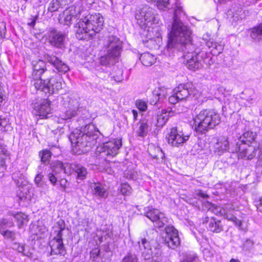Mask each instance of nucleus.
<instances>
[{
	"label": "nucleus",
	"mask_w": 262,
	"mask_h": 262,
	"mask_svg": "<svg viewBox=\"0 0 262 262\" xmlns=\"http://www.w3.org/2000/svg\"><path fill=\"white\" fill-rule=\"evenodd\" d=\"M81 12L79 5H72L67 8V25L74 24L76 36L79 40H89L102 29L104 24L103 16L100 13L89 14L78 23V15Z\"/></svg>",
	"instance_id": "1"
},
{
	"label": "nucleus",
	"mask_w": 262,
	"mask_h": 262,
	"mask_svg": "<svg viewBox=\"0 0 262 262\" xmlns=\"http://www.w3.org/2000/svg\"><path fill=\"white\" fill-rule=\"evenodd\" d=\"M33 72L32 76L35 81L34 85L36 90L49 97L51 94L57 93L62 88L61 79L56 76L49 79H43L42 74L46 71V64L42 60L32 61Z\"/></svg>",
	"instance_id": "2"
},
{
	"label": "nucleus",
	"mask_w": 262,
	"mask_h": 262,
	"mask_svg": "<svg viewBox=\"0 0 262 262\" xmlns=\"http://www.w3.org/2000/svg\"><path fill=\"white\" fill-rule=\"evenodd\" d=\"M168 33L167 48L184 51L186 46L192 47L191 32L181 20L173 19Z\"/></svg>",
	"instance_id": "3"
},
{
	"label": "nucleus",
	"mask_w": 262,
	"mask_h": 262,
	"mask_svg": "<svg viewBox=\"0 0 262 262\" xmlns=\"http://www.w3.org/2000/svg\"><path fill=\"white\" fill-rule=\"evenodd\" d=\"M194 130L201 134L219 125L221 118L218 113L212 110H204L194 118Z\"/></svg>",
	"instance_id": "4"
},
{
	"label": "nucleus",
	"mask_w": 262,
	"mask_h": 262,
	"mask_svg": "<svg viewBox=\"0 0 262 262\" xmlns=\"http://www.w3.org/2000/svg\"><path fill=\"white\" fill-rule=\"evenodd\" d=\"M122 44V41L118 37L114 35L108 36L104 45L107 53L100 57L101 64L104 66L113 64L116 59L120 55Z\"/></svg>",
	"instance_id": "5"
},
{
	"label": "nucleus",
	"mask_w": 262,
	"mask_h": 262,
	"mask_svg": "<svg viewBox=\"0 0 262 262\" xmlns=\"http://www.w3.org/2000/svg\"><path fill=\"white\" fill-rule=\"evenodd\" d=\"M189 48L186 46V49L184 48L183 57L184 58V63L186 66L190 70L195 71L201 69L203 67L202 61L208 64H210V58L208 62L206 61L208 57L206 52L202 51L201 52H189L187 51Z\"/></svg>",
	"instance_id": "6"
},
{
	"label": "nucleus",
	"mask_w": 262,
	"mask_h": 262,
	"mask_svg": "<svg viewBox=\"0 0 262 262\" xmlns=\"http://www.w3.org/2000/svg\"><path fill=\"white\" fill-rule=\"evenodd\" d=\"M135 18L138 24L142 28H148L147 31L153 29L152 25L158 23L159 17L155 14V10L147 6H143L140 10L138 11L135 15Z\"/></svg>",
	"instance_id": "7"
},
{
	"label": "nucleus",
	"mask_w": 262,
	"mask_h": 262,
	"mask_svg": "<svg viewBox=\"0 0 262 262\" xmlns=\"http://www.w3.org/2000/svg\"><path fill=\"white\" fill-rule=\"evenodd\" d=\"M193 85L192 83H186L179 84L173 92L168 100L170 103L175 104L178 101L186 100L189 96L194 95Z\"/></svg>",
	"instance_id": "8"
},
{
	"label": "nucleus",
	"mask_w": 262,
	"mask_h": 262,
	"mask_svg": "<svg viewBox=\"0 0 262 262\" xmlns=\"http://www.w3.org/2000/svg\"><path fill=\"white\" fill-rule=\"evenodd\" d=\"M143 213L151 221L155 223V226L158 228L163 227L168 222L167 218L163 212L151 207L144 208Z\"/></svg>",
	"instance_id": "9"
},
{
	"label": "nucleus",
	"mask_w": 262,
	"mask_h": 262,
	"mask_svg": "<svg viewBox=\"0 0 262 262\" xmlns=\"http://www.w3.org/2000/svg\"><path fill=\"white\" fill-rule=\"evenodd\" d=\"M51 101L49 99H41L32 104L33 113L41 119L47 118L52 114Z\"/></svg>",
	"instance_id": "10"
},
{
	"label": "nucleus",
	"mask_w": 262,
	"mask_h": 262,
	"mask_svg": "<svg viewBox=\"0 0 262 262\" xmlns=\"http://www.w3.org/2000/svg\"><path fill=\"white\" fill-rule=\"evenodd\" d=\"M163 242L169 248L174 249L180 244L178 231L173 226L165 228V235L163 237Z\"/></svg>",
	"instance_id": "11"
},
{
	"label": "nucleus",
	"mask_w": 262,
	"mask_h": 262,
	"mask_svg": "<svg viewBox=\"0 0 262 262\" xmlns=\"http://www.w3.org/2000/svg\"><path fill=\"white\" fill-rule=\"evenodd\" d=\"M188 136H184L183 133L178 129L177 127H172L167 137L168 144L172 146H182L188 140Z\"/></svg>",
	"instance_id": "12"
},
{
	"label": "nucleus",
	"mask_w": 262,
	"mask_h": 262,
	"mask_svg": "<svg viewBox=\"0 0 262 262\" xmlns=\"http://www.w3.org/2000/svg\"><path fill=\"white\" fill-rule=\"evenodd\" d=\"M68 168L69 171H67V174H74L76 178L79 180H84L86 178L88 172L86 169L82 165L76 164L67 163V168Z\"/></svg>",
	"instance_id": "13"
},
{
	"label": "nucleus",
	"mask_w": 262,
	"mask_h": 262,
	"mask_svg": "<svg viewBox=\"0 0 262 262\" xmlns=\"http://www.w3.org/2000/svg\"><path fill=\"white\" fill-rule=\"evenodd\" d=\"M63 228H60L58 231L57 235L54 238L53 241L50 242V246L52 252L56 254H61L64 255V245L62 242V231Z\"/></svg>",
	"instance_id": "14"
},
{
	"label": "nucleus",
	"mask_w": 262,
	"mask_h": 262,
	"mask_svg": "<svg viewBox=\"0 0 262 262\" xmlns=\"http://www.w3.org/2000/svg\"><path fill=\"white\" fill-rule=\"evenodd\" d=\"M257 135L256 132L252 131H247L244 133L239 138V141L237 142V146L240 147L242 144H245L248 146L256 147L257 144L255 141Z\"/></svg>",
	"instance_id": "15"
},
{
	"label": "nucleus",
	"mask_w": 262,
	"mask_h": 262,
	"mask_svg": "<svg viewBox=\"0 0 262 262\" xmlns=\"http://www.w3.org/2000/svg\"><path fill=\"white\" fill-rule=\"evenodd\" d=\"M48 39L52 45L61 48L63 46L64 35L60 31L53 29L49 32Z\"/></svg>",
	"instance_id": "16"
},
{
	"label": "nucleus",
	"mask_w": 262,
	"mask_h": 262,
	"mask_svg": "<svg viewBox=\"0 0 262 262\" xmlns=\"http://www.w3.org/2000/svg\"><path fill=\"white\" fill-rule=\"evenodd\" d=\"M84 135L91 136L92 134L87 132L83 133L81 130L75 129L69 136V139L71 141L73 147L80 146L83 141V137Z\"/></svg>",
	"instance_id": "17"
},
{
	"label": "nucleus",
	"mask_w": 262,
	"mask_h": 262,
	"mask_svg": "<svg viewBox=\"0 0 262 262\" xmlns=\"http://www.w3.org/2000/svg\"><path fill=\"white\" fill-rule=\"evenodd\" d=\"M203 222L208 223V229L211 232L220 233L223 230L224 225L221 220H217L214 217L209 219L208 217H207L205 219Z\"/></svg>",
	"instance_id": "18"
},
{
	"label": "nucleus",
	"mask_w": 262,
	"mask_h": 262,
	"mask_svg": "<svg viewBox=\"0 0 262 262\" xmlns=\"http://www.w3.org/2000/svg\"><path fill=\"white\" fill-rule=\"evenodd\" d=\"M8 215L13 216L17 224L18 227L21 228L26 225L29 221L28 216L21 212H15L9 211L7 213Z\"/></svg>",
	"instance_id": "19"
},
{
	"label": "nucleus",
	"mask_w": 262,
	"mask_h": 262,
	"mask_svg": "<svg viewBox=\"0 0 262 262\" xmlns=\"http://www.w3.org/2000/svg\"><path fill=\"white\" fill-rule=\"evenodd\" d=\"M79 106L77 99L70 98L68 102V110H67V120L75 117Z\"/></svg>",
	"instance_id": "20"
},
{
	"label": "nucleus",
	"mask_w": 262,
	"mask_h": 262,
	"mask_svg": "<svg viewBox=\"0 0 262 262\" xmlns=\"http://www.w3.org/2000/svg\"><path fill=\"white\" fill-rule=\"evenodd\" d=\"M170 112L166 110H162L156 116L157 122L156 125L158 127H162L166 123L170 116Z\"/></svg>",
	"instance_id": "21"
},
{
	"label": "nucleus",
	"mask_w": 262,
	"mask_h": 262,
	"mask_svg": "<svg viewBox=\"0 0 262 262\" xmlns=\"http://www.w3.org/2000/svg\"><path fill=\"white\" fill-rule=\"evenodd\" d=\"M93 193L100 197H104L106 193V189L103 184L99 182L93 183L91 185Z\"/></svg>",
	"instance_id": "22"
},
{
	"label": "nucleus",
	"mask_w": 262,
	"mask_h": 262,
	"mask_svg": "<svg viewBox=\"0 0 262 262\" xmlns=\"http://www.w3.org/2000/svg\"><path fill=\"white\" fill-rule=\"evenodd\" d=\"M139 59L143 65L146 67L151 66L155 62L156 60L154 56L148 52L141 54Z\"/></svg>",
	"instance_id": "23"
},
{
	"label": "nucleus",
	"mask_w": 262,
	"mask_h": 262,
	"mask_svg": "<svg viewBox=\"0 0 262 262\" xmlns=\"http://www.w3.org/2000/svg\"><path fill=\"white\" fill-rule=\"evenodd\" d=\"M250 36L256 40L259 41L262 37V23L250 29Z\"/></svg>",
	"instance_id": "24"
},
{
	"label": "nucleus",
	"mask_w": 262,
	"mask_h": 262,
	"mask_svg": "<svg viewBox=\"0 0 262 262\" xmlns=\"http://www.w3.org/2000/svg\"><path fill=\"white\" fill-rule=\"evenodd\" d=\"M139 128L137 130V133L140 137L146 136L148 130V125L146 120H141L139 122Z\"/></svg>",
	"instance_id": "25"
},
{
	"label": "nucleus",
	"mask_w": 262,
	"mask_h": 262,
	"mask_svg": "<svg viewBox=\"0 0 262 262\" xmlns=\"http://www.w3.org/2000/svg\"><path fill=\"white\" fill-rule=\"evenodd\" d=\"M50 62L54 64L58 72H62L63 74L66 73V64L58 58L54 56L51 58Z\"/></svg>",
	"instance_id": "26"
},
{
	"label": "nucleus",
	"mask_w": 262,
	"mask_h": 262,
	"mask_svg": "<svg viewBox=\"0 0 262 262\" xmlns=\"http://www.w3.org/2000/svg\"><path fill=\"white\" fill-rule=\"evenodd\" d=\"M167 94V89L162 88H159L158 90L155 91L154 92V95L155 97V101H153L151 102V103H154V104H156L157 101H159L160 99H163L165 98Z\"/></svg>",
	"instance_id": "27"
},
{
	"label": "nucleus",
	"mask_w": 262,
	"mask_h": 262,
	"mask_svg": "<svg viewBox=\"0 0 262 262\" xmlns=\"http://www.w3.org/2000/svg\"><path fill=\"white\" fill-rule=\"evenodd\" d=\"M198 260V257L194 253H186L182 260L180 262H195Z\"/></svg>",
	"instance_id": "28"
},
{
	"label": "nucleus",
	"mask_w": 262,
	"mask_h": 262,
	"mask_svg": "<svg viewBox=\"0 0 262 262\" xmlns=\"http://www.w3.org/2000/svg\"><path fill=\"white\" fill-rule=\"evenodd\" d=\"M14 224L11 219H3L0 221V230L4 229L6 227H11L14 226Z\"/></svg>",
	"instance_id": "29"
},
{
	"label": "nucleus",
	"mask_w": 262,
	"mask_h": 262,
	"mask_svg": "<svg viewBox=\"0 0 262 262\" xmlns=\"http://www.w3.org/2000/svg\"><path fill=\"white\" fill-rule=\"evenodd\" d=\"M216 145L219 146L218 147H227L229 145V142L227 137L222 136L219 138L217 140Z\"/></svg>",
	"instance_id": "30"
},
{
	"label": "nucleus",
	"mask_w": 262,
	"mask_h": 262,
	"mask_svg": "<svg viewBox=\"0 0 262 262\" xmlns=\"http://www.w3.org/2000/svg\"><path fill=\"white\" fill-rule=\"evenodd\" d=\"M120 191L122 194L128 195L132 192V188L128 184L123 183L120 186Z\"/></svg>",
	"instance_id": "31"
},
{
	"label": "nucleus",
	"mask_w": 262,
	"mask_h": 262,
	"mask_svg": "<svg viewBox=\"0 0 262 262\" xmlns=\"http://www.w3.org/2000/svg\"><path fill=\"white\" fill-rule=\"evenodd\" d=\"M184 15L185 14L182 7L176 6L174 12L173 19L181 20V16Z\"/></svg>",
	"instance_id": "32"
},
{
	"label": "nucleus",
	"mask_w": 262,
	"mask_h": 262,
	"mask_svg": "<svg viewBox=\"0 0 262 262\" xmlns=\"http://www.w3.org/2000/svg\"><path fill=\"white\" fill-rule=\"evenodd\" d=\"M138 245L141 250H150V246L149 243L145 238H142L140 241L138 242Z\"/></svg>",
	"instance_id": "33"
},
{
	"label": "nucleus",
	"mask_w": 262,
	"mask_h": 262,
	"mask_svg": "<svg viewBox=\"0 0 262 262\" xmlns=\"http://www.w3.org/2000/svg\"><path fill=\"white\" fill-rule=\"evenodd\" d=\"M237 210V207L234 206L232 204H227L224 205L222 209L220 210L221 212H232L233 211Z\"/></svg>",
	"instance_id": "34"
},
{
	"label": "nucleus",
	"mask_w": 262,
	"mask_h": 262,
	"mask_svg": "<svg viewBox=\"0 0 262 262\" xmlns=\"http://www.w3.org/2000/svg\"><path fill=\"white\" fill-rule=\"evenodd\" d=\"M224 47L222 45L216 42L213 49L210 50V53L213 55H217L223 50Z\"/></svg>",
	"instance_id": "35"
},
{
	"label": "nucleus",
	"mask_w": 262,
	"mask_h": 262,
	"mask_svg": "<svg viewBox=\"0 0 262 262\" xmlns=\"http://www.w3.org/2000/svg\"><path fill=\"white\" fill-rule=\"evenodd\" d=\"M41 160L42 162H48L51 157V152L48 149H45L40 153Z\"/></svg>",
	"instance_id": "36"
},
{
	"label": "nucleus",
	"mask_w": 262,
	"mask_h": 262,
	"mask_svg": "<svg viewBox=\"0 0 262 262\" xmlns=\"http://www.w3.org/2000/svg\"><path fill=\"white\" fill-rule=\"evenodd\" d=\"M25 190L24 189L17 192L18 200L20 201H28L30 200L31 195L27 194L26 192H23L24 191H25Z\"/></svg>",
	"instance_id": "37"
},
{
	"label": "nucleus",
	"mask_w": 262,
	"mask_h": 262,
	"mask_svg": "<svg viewBox=\"0 0 262 262\" xmlns=\"http://www.w3.org/2000/svg\"><path fill=\"white\" fill-rule=\"evenodd\" d=\"M59 1L58 0H52L49 4L48 11L50 12H54L57 11L59 7Z\"/></svg>",
	"instance_id": "38"
},
{
	"label": "nucleus",
	"mask_w": 262,
	"mask_h": 262,
	"mask_svg": "<svg viewBox=\"0 0 262 262\" xmlns=\"http://www.w3.org/2000/svg\"><path fill=\"white\" fill-rule=\"evenodd\" d=\"M1 234L6 238L14 240L15 237V232L10 230H3V229L0 230Z\"/></svg>",
	"instance_id": "39"
},
{
	"label": "nucleus",
	"mask_w": 262,
	"mask_h": 262,
	"mask_svg": "<svg viewBox=\"0 0 262 262\" xmlns=\"http://www.w3.org/2000/svg\"><path fill=\"white\" fill-rule=\"evenodd\" d=\"M135 104L137 107L141 111L144 112L147 110V103L142 100L139 99L136 100Z\"/></svg>",
	"instance_id": "40"
},
{
	"label": "nucleus",
	"mask_w": 262,
	"mask_h": 262,
	"mask_svg": "<svg viewBox=\"0 0 262 262\" xmlns=\"http://www.w3.org/2000/svg\"><path fill=\"white\" fill-rule=\"evenodd\" d=\"M238 149L239 150V154L238 155L239 158H244L247 157L248 159H251L255 156V154H254L247 156V150L246 148H242V150H241V148H238Z\"/></svg>",
	"instance_id": "41"
},
{
	"label": "nucleus",
	"mask_w": 262,
	"mask_h": 262,
	"mask_svg": "<svg viewBox=\"0 0 262 262\" xmlns=\"http://www.w3.org/2000/svg\"><path fill=\"white\" fill-rule=\"evenodd\" d=\"M254 245V242L251 239H247L245 242L243 244V249L244 250L248 251L251 249Z\"/></svg>",
	"instance_id": "42"
},
{
	"label": "nucleus",
	"mask_w": 262,
	"mask_h": 262,
	"mask_svg": "<svg viewBox=\"0 0 262 262\" xmlns=\"http://www.w3.org/2000/svg\"><path fill=\"white\" fill-rule=\"evenodd\" d=\"M122 262H138L135 255L129 254L124 257Z\"/></svg>",
	"instance_id": "43"
},
{
	"label": "nucleus",
	"mask_w": 262,
	"mask_h": 262,
	"mask_svg": "<svg viewBox=\"0 0 262 262\" xmlns=\"http://www.w3.org/2000/svg\"><path fill=\"white\" fill-rule=\"evenodd\" d=\"M152 149H155V148H152ZM157 150L158 154L157 155H152L150 153V151H149V154L150 155V156L152 157V158L154 159H159V158H162L163 159L165 158V156L163 151H162L161 148H156Z\"/></svg>",
	"instance_id": "44"
},
{
	"label": "nucleus",
	"mask_w": 262,
	"mask_h": 262,
	"mask_svg": "<svg viewBox=\"0 0 262 262\" xmlns=\"http://www.w3.org/2000/svg\"><path fill=\"white\" fill-rule=\"evenodd\" d=\"M230 221L232 222L235 226L240 229H241L242 226L243 225L242 221L238 219L235 216H234V217H233V219H232Z\"/></svg>",
	"instance_id": "45"
},
{
	"label": "nucleus",
	"mask_w": 262,
	"mask_h": 262,
	"mask_svg": "<svg viewBox=\"0 0 262 262\" xmlns=\"http://www.w3.org/2000/svg\"><path fill=\"white\" fill-rule=\"evenodd\" d=\"M126 177L127 179L135 180L137 179V173L135 171H128L125 173Z\"/></svg>",
	"instance_id": "46"
},
{
	"label": "nucleus",
	"mask_w": 262,
	"mask_h": 262,
	"mask_svg": "<svg viewBox=\"0 0 262 262\" xmlns=\"http://www.w3.org/2000/svg\"><path fill=\"white\" fill-rule=\"evenodd\" d=\"M220 213L224 217L225 219L230 221L234 217V215L232 213V212H221Z\"/></svg>",
	"instance_id": "47"
},
{
	"label": "nucleus",
	"mask_w": 262,
	"mask_h": 262,
	"mask_svg": "<svg viewBox=\"0 0 262 262\" xmlns=\"http://www.w3.org/2000/svg\"><path fill=\"white\" fill-rule=\"evenodd\" d=\"M119 148H107L106 151V155H111L112 156H115L116 155H117L118 152V149ZM104 152H106L105 150H104Z\"/></svg>",
	"instance_id": "48"
},
{
	"label": "nucleus",
	"mask_w": 262,
	"mask_h": 262,
	"mask_svg": "<svg viewBox=\"0 0 262 262\" xmlns=\"http://www.w3.org/2000/svg\"><path fill=\"white\" fill-rule=\"evenodd\" d=\"M18 173H14L12 174V178L15 181V183L18 186H20L23 183V181L21 180H19L17 179Z\"/></svg>",
	"instance_id": "49"
},
{
	"label": "nucleus",
	"mask_w": 262,
	"mask_h": 262,
	"mask_svg": "<svg viewBox=\"0 0 262 262\" xmlns=\"http://www.w3.org/2000/svg\"><path fill=\"white\" fill-rule=\"evenodd\" d=\"M58 20L61 24H63L64 25L66 24V15H64V11L62 13L59 15Z\"/></svg>",
	"instance_id": "50"
},
{
	"label": "nucleus",
	"mask_w": 262,
	"mask_h": 262,
	"mask_svg": "<svg viewBox=\"0 0 262 262\" xmlns=\"http://www.w3.org/2000/svg\"><path fill=\"white\" fill-rule=\"evenodd\" d=\"M15 246H17V250L18 252L22 253L24 255H27V254H26L25 253V246L24 245H19L18 244H15Z\"/></svg>",
	"instance_id": "51"
},
{
	"label": "nucleus",
	"mask_w": 262,
	"mask_h": 262,
	"mask_svg": "<svg viewBox=\"0 0 262 262\" xmlns=\"http://www.w3.org/2000/svg\"><path fill=\"white\" fill-rule=\"evenodd\" d=\"M43 178V176L41 173L37 174L35 178V183L39 185L41 182L42 179Z\"/></svg>",
	"instance_id": "52"
},
{
	"label": "nucleus",
	"mask_w": 262,
	"mask_h": 262,
	"mask_svg": "<svg viewBox=\"0 0 262 262\" xmlns=\"http://www.w3.org/2000/svg\"><path fill=\"white\" fill-rule=\"evenodd\" d=\"M48 176H49V179L50 181L53 184H55L57 181V178L55 177V176L54 174H53L52 173H50L49 174Z\"/></svg>",
	"instance_id": "53"
},
{
	"label": "nucleus",
	"mask_w": 262,
	"mask_h": 262,
	"mask_svg": "<svg viewBox=\"0 0 262 262\" xmlns=\"http://www.w3.org/2000/svg\"><path fill=\"white\" fill-rule=\"evenodd\" d=\"M110 73L108 72L103 73L102 72H99L98 74V76L101 79H105L107 77H108Z\"/></svg>",
	"instance_id": "54"
},
{
	"label": "nucleus",
	"mask_w": 262,
	"mask_h": 262,
	"mask_svg": "<svg viewBox=\"0 0 262 262\" xmlns=\"http://www.w3.org/2000/svg\"><path fill=\"white\" fill-rule=\"evenodd\" d=\"M6 124L7 121L6 119L0 117V128L1 127V130L5 128Z\"/></svg>",
	"instance_id": "55"
},
{
	"label": "nucleus",
	"mask_w": 262,
	"mask_h": 262,
	"mask_svg": "<svg viewBox=\"0 0 262 262\" xmlns=\"http://www.w3.org/2000/svg\"><path fill=\"white\" fill-rule=\"evenodd\" d=\"M256 206H257V209L259 211L262 212V196L257 202Z\"/></svg>",
	"instance_id": "56"
},
{
	"label": "nucleus",
	"mask_w": 262,
	"mask_h": 262,
	"mask_svg": "<svg viewBox=\"0 0 262 262\" xmlns=\"http://www.w3.org/2000/svg\"><path fill=\"white\" fill-rule=\"evenodd\" d=\"M215 43L216 42H214L212 40L209 39L206 42V45L209 49H213Z\"/></svg>",
	"instance_id": "57"
},
{
	"label": "nucleus",
	"mask_w": 262,
	"mask_h": 262,
	"mask_svg": "<svg viewBox=\"0 0 262 262\" xmlns=\"http://www.w3.org/2000/svg\"><path fill=\"white\" fill-rule=\"evenodd\" d=\"M196 194L197 196H200L204 199H206V198H208V195L207 194H205V193H204L201 190H199L197 192V193H196Z\"/></svg>",
	"instance_id": "58"
},
{
	"label": "nucleus",
	"mask_w": 262,
	"mask_h": 262,
	"mask_svg": "<svg viewBox=\"0 0 262 262\" xmlns=\"http://www.w3.org/2000/svg\"><path fill=\"white\" fill-rule=\"evenodd\" d=\"M71 152L73 154H77V155H80L82 151L80 150V148H72L71 149Z\"/></svg>",
	"instance_id": "59"
},
{
	"label": "nucleus",
	"mask_w": 262,
	"mask_h": 262,
	"mask_svg": "<svg viewBox=\"0 0 262 262\" xmlns=\"http://www.w3.org/2000/svg\"><path fill=\"white\" fill-rule=\"evenodd\" d=\"M154 41V39L152 37H149V39L146 41H144V43L145 46H150L151 43Z\"/></svg>",
	"instance_id": "60"
},
{
	"label": "nucleus",
	"mask_w": 262,
	"mask_h": 262,
	"mask_svg": "<svg viewBox=\"0 0 262 262\" xmlns=\"http://www.w3.org/2000/svg\"><path fill=\"white\" fill-rule=\"evenodd\" d=\"M114 144L116 147H120L122 146V142L120 139H116L114 141Z\"/></svg>",
	"instance_id": "61"
},
{
	"label": "nucleus",
	"mask_w": 262,
	"mask_h": 262,
	"mask_svg": "<svg viewBox=\"0 0 262 262\" xmlns=\"http://www.w3.org/2000/svg\"><path fill=\"white\" fill-rule=\"evenodd\" d=\"M132 112L133 115L134 122H135L137 119L138 113V112L135 110H133Z\"/></svg>",
	"instance_id": "62"
},
{
	"label": "nucleus",
	"mask_w": 262,
	"mask_h": 262,
	"mask_svg": "<svg viewBox=\"0 0 262 262\" xmlns=\"http://www.w3.org/2000/svg\"><path fill=\"white\" fill-rule=\"evenodd\" d=\"M4 169H5V162L3 160H2L0 161V171L2 172H3Z\"/></svg>",
	"instance_id": "63"
},
{
	"label": "nucleus",
	"mask_w": 262,
	"mask_h": 262,
	"mask_svg": "<svg viewBox=\"0 0 262 262\" xmlns=\"http://www.w3.org/2000/svg\"><path fill=\"white\" fill-rule=\"evenodd\" d=\"M36 17L34 18L31 22L28 23V25L29 26L33 28L36 24Z\"/></svg>",
	"instance_id": "64"
}]
</instances>
